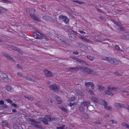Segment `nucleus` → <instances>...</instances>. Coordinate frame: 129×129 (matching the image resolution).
<instances>
[{"mask_svg": "<svg viewBox=\"0 0 129 129\" xmlns=\"http://www.w3.org/2000/svg\"><path fill=\"white\" fill-rule=\"evenodd\" d=\"M80 69L81 71L85 74L90 75H93L95 74L96 72L93 70L85 67H81L79 68L77 67L76 68L70 67L69 68V71L72 72L73 71H76L79 70Z\"/></svg>", "mask_w": 129, "mask_h": 129, "instance_id": "nucleus-1", "label": "nucleus"}, {"mask_svg": "<svg viewBox=\"0 0 129 129\" xmlns=\"http://www.w3.org/2000/svg\"><path fill=\"white\" fill-rule=\"evenodd\" d=\"M26 12L29 14L30 17L34 20L38 21H40L39 18L34 15L35 13V10L34 8H27L26 10Z\"/></svg>", "mask_w": 129, "mask_h": 129, "instance_id": "nucleus-2", "label": "nucleus"}, {"mask_svg": "<svg viewBox=\"0 0 129 129\" xmlns=\"http://www.w3.org/2000/svg\"><path fill=\"white\" fill-rule=\"evenodd\" d=\"M103 59L106 61H107L110 63L113 64H117L118 63V61L116 59L112 58L110 57H107L105 56H103Z\"/></svg>", "mask_w": 129, "mask_h": 129, "instance_id": "nucleus-3", "label": "nucleus"}, {"mask_svg": "<svg viewBox=\"0 0 129 129\" xmlns=\"http://www.w3.org/2000/svg\"><path fill=\"white\" fill-rule=\"evenodd\" d=\"M108 90L104 91L105 94L111 96L113 95V94L112 92H115L118 90V88L112 87L111 86H108Z\"/></svg>", "mask_w": 129, "mask_h": 129, "instance_id": "nucleus-4", "label": "nucleus"}, {"mask_svg": "<svg viewBox=\"0 0 129 129\" xmlns=\"http://www.w3.org/2000/svg\"><path fill=\"white\" fill-rule=\"evenodd\" d=\"M49 88L50 90H53L55 92L58 93L60 89V86H57L55 84H54L50 85Z\"/></svg>", "mask_w": 129, "mask_h": 129, "instance_id": "nucleus-5", "label": "nucleus"}, {"mask_svg": "<svg viewBox=\"0 0 129 129\" xmlns=\"http://www.w3.org/2000/svg\"><path fill=\"white\" fill-rule=\"evenodd\" d=\"M29 121L31 123V124L34 127L38 128H41V126L38 124V123H40L35 121L34 119H30Z\"/></svg>", "mask_w": 129, "mask_h": 129, "instance_id": "nucleus-6", "label": "nucleus"}, {"mask_svg": "<svg viewBox=\"0 0 129 129\" xmlns=\"http://www.w3.org/2000/svg\"><path fill=\"white\" fill-rule=\"evenodd\" d=\"M99 103L100 104L102 105H103L104 108L106 109L109 110L111 109V108L109 106H107V102L103 100H100Z\"/></svg>", "mask_w": 129, "mask_h": 129, "instance_id": "nucleus-7", "label": "nucleus"}, {"mask_svg": "<svg viewBox=\"0 0 129 129\" xmlns=\"http://www.w3.org/2000/svg\"><path fill=\"white\" fill-rule=\"evenodd\" d=\"M1 77L3 80H5L6 82H10L11 81V79L9 78L6 74L4 73L1 74Z\"/></svg>", "mask_w": 129, "mask_h": 129, "instance_id": "nucleus-8", "label": "nucleus"}, {"mask_svg": "<svg viewBox=\"0 0 129 129\" xmlns=\"http://www.w3.org/2000/svg\"><path fill=\"white\" fill-rule=\"evenodd\" d=\"M52 97L54 98L57 101V103L58 104H60L62 102L61 98L59 97H58L57 95L55 94H52Z\"/></svg>", "mask_w": 129, "mask_h": 129, "instance_id": "nucleus-9", "label": "nucleus"}, {"mask_svg": "<svg viewBox=\"0 0 129 129\" xmlns=\"http://www.w3.org/2000/svg\"><path fill=\"white\" fill-rule=\"evenodd\" d=\"M113 105L117 109L124 108L125 107L124 105L119 103H115L113 104Z\"/></svg>", "mask_w": 129, "mask_h": 129, "instance_id": "nucleus-10", "label": "nucleus"}, {"mask_svg": "<svg viewBox=\"0 0 129 129\" xmlns=\"http://www.w3.org/2000/svg\"><path fill=\"white\" fill-rule=\"evenodd\" d=\"M9 47L11 48L13 50L18 51V53L20 54H22L23 53V52L21 49H18V48H16L13 46L9 45Z\"/></svg>", "mask_w": 129, "mask_h": 129, "instance_id": "nucleus-11", "label": "nucleus"}, {"mask_svg": "<svg viewBox=\"0 0 129 129\" xmlns=\"http://www.w3.org/2000/svg\"><path fill=\"white\" fill-rule=\"evenodd\" d=\"M2 54L3 55L6 57L8 59L13 61H15V60L11 56L6 53L3 52Z\"/></svg>", "mask_w": 129, "mask_h": 129, "instance_id": "nucleus-12", "label": "nucleus"}, {"mask_svg": "<svg viewBox=\"0 0 129 129\" xmlns=\"http://www.w3.org/2000/svg\"><path fill=\"white\" fill-rule=\"evenodd\" d=\"M44 72L45 75L48 77H52L53 76L52 73L48 70H44Z\"/></svg>", "mask_w": 129, "mask_h": 129, "instance_id": "nucleus-13", "label": "nucleus"}, {"mask_svg": "<svg viewBox=\"0 0 129 129\" xmlns=\"http://www.w3.org/2000/svg\"><path fill=\"white\" fill-rule=\"evenodd\" d=\"M114 23L116 24L115 28L116 29L123 31L124 30V27L122 26H120L118 25V24L116 21L114 22Z\"/></svg>", "mask_w": 129, "mask_h": 129, "instance_id": "nucleus-14", "label": "nucleus"}, {"mask_svg": "<svg viewBox=\"0 0 129 129\" xmlns=\"http://www.w3.org/2000/svg\"><path fill=\"white\" fill-rule=\"evenodd\" d=\"M43 19L48 21L51 22H53L54 21V20L52 18L47 16H43Z\"/></svg>", "mask_w": 129, "mask_h": 129, "instance_id": "nucleus-15", "label": "nucleus"}, {"mask_svg": "<svg viewBox=\"0 0 129 129\" xmlns=\"http://www.w3.org/2000/svg\"><path fill=\"white\" fill-rule=\"evenodd\" d=\"M81 105L83 106V105L84 106L86 107L88 109V107L90 105V102L89 101H84L82 102Z\"/></svg>", "mask_w": 129, "mask_h": 129, "instance_id": "nucleus-16", "label": "nucleus"}, {"mask_svg": "<svg viewBox=\"0 0 129 129\" xmlns=\"http://www.w3.org/2000/svg\"><path fill=\"white\" fill-rule=\"evenodd\" d=\"M85 86L86 87H89L90 86H91L92 89H93L94 88V84L91 82H85Z\"/></svg>", "mask_w": 129, "mask_h": 129, "instance_id": "nucleus-17", "label": "nucleus"}, {"mask_svg": "<svg viewBox=\"0 0 129 129\" xmlns=\"http://www.w3.org/2000/svg\"><path fill=\"white\" fill-rule=\"evenodd\" d=\"M6 87L7 90L8 91L12 92L14 91L13 88L9 85H6Z\"/></svg>", "mask_w": 129, "mask_h": 129, "instance_id": "nucleus-18", "label": "nucleus"}, {"mask_svg": "<svg viewBox=\"0 0 129 129\" xmlns=\"http://www.w3.org/2000/svg\"><path fill=\"white\" fill-rule=\"evenodd\" d=\"M48 116L46 115L45 117V118H42L41 119V120L43 122V123L46 124H47L48 123Z\"/></svg>", "mask_w": 129, "mask_h": 129, "instance_id": "nucleus-19", "label": "nucleus"}, {"mask_svg": "<svg viewBox=\"0 0 129 129\" xmlns=\"http://www.w3.org/2000/svg\"><path fill=\"white\" fill-rule=\"evenodd\" d=\"M79 37L80 39H81L83 41L88 42H91V41L90 40L87 39L84 37H82L81 36H80Z\"/></svg>", "mask_w": 129, "mask_h": 129, "instance_id": "nucleus-20", "label": "nucleus"}, {"mask_svg": "<svg viewBox=\"0 0 129 129\" xmlns=\"http://www.w3.org/2000/svg\"><path fill=\"white\" fill-rule=\"evenodd\" d=\"M57 38H58V40L59 41L61 42L63 44H67L66 41L63 40V39L61 37H60L59 38L57 37Z\"/></svg>", "mask_w": 129, "mask_h": 129, "instance_id": "nucleus-21", "label": "nucleus"}, {"mask_svg": "<svg viewBox=\"0 0 129 129\" xmlns=\"http://www.w3.org/2000/svg\"><path fill=\"white\" fill-rule=\"evenodd\" d=\"M63 21L66 24H67L69 23V19L67 17L65 16L63 20Z\"/></svg>", "mask_w": 129, "mask_h": 129, "instance_id": "nucleus-22", "label": "nucleus"}, {"mask_svg": "<svg viewBox=\"0 0 129 129\" xmlns=\"http://www.w3.org/2000/svg\"><path fill=\"white\" fill-rule=\"evenodd\" d=\"M27 80L31 81L33 82H35L36 81L35 80L33 79L28 76H26L25 78Z\"/></svg>", "mask_w": 129, "mask_h": 129, "instance_id": "nucleus-23", "label": "nucleus"}, {"mask_svg": "<svg viewBox=\"0 0 129 129\" xmlns=\"http://www.w3.org/2000/svg\"><path fill=\"white\" fill-rule=\"evenodd\" d=\"M25 97L28 100L30 101H32L33 100V97L31 95H28V96H26Z\"/></svg>", "mask_w": 129, "mask_h": 129, "instance_id": "nucleus-24", "label": "nucleus"}, {"mask_svg": "<svg viewBox=\"0 0 129 129\" xmlns=\"http://www.w3.org/2000/svg\"><path fill=\"white\" fill-rule=\"evenodd\" d=\"M58 107L59 109H60L61 110H62L64 112H67V110L63 107L60 105H59L58 106Z\"/></svg>", "mask_w": 129, "mask_h": 129, "instance_id": "nucleus-25", "label": "nucleus"}, {"mask_svg": "<svg viewBox=\"0 0 129 129\" xmlns=\"http://www.w3.org/2000/svg\"><path fill=\"white\" fill-rule=\"evenodd\" d=\"M91 100L96 103H98L99 102L98 100L96 98L93 97H92L91 99Z\"/></svg>", "mask_w": 129, "mask_h": 129, "instance_id": "nucleus-26", "label": "nucleus"}, {"mask_svg": "<svg viewBox=\"0 0 129 129\" xmlns=\"http://www.w3.org/2000/svg\"><path fill=\"white\" fill-rule=\"evenodd\" d=\"M48 121H54L56 119L55 118H51V117L49 116H48Z\"/></svg>", "mask_w": 129, "mask_h": 129, "instance_id": "nucleus-27", "label": "nucleus"}, {"mask_svg": "<svg viewBox=\"0 0 129 129\" xmlns=\"http://www.w3.org/2000/svg\"><path fill=\"white\" fill-rule=\"evenodd\" d=\"M105 89V87L102 85H99V89L100 91H103Z\"/></svg>", "mask_w": 129, "mask_h": 129, "instance_id": "nucleus-28", "label": "nucleus"}, {"mask_svg": "<svg viewBox=\"0 0 129 129\" xmlns=\"http://www.w3.org/2000/svg\"><path fill=\"white\" fill-rule=\"evenodd\" d=\"M76 99L75 97L72 96L69 98L68 101L70 102H72L75 100Z\"/></svg>", "mask_w": 129, "mask_h": 129, "instance_id": "nucleus-29", "label": "nucleus"}, {"mask_svg": "<svg viewBox=\"0 0 129 129\" xmlns=\"http://www.w3.org/2000/svg\"><path fill=\"white\" fill-rule=\"evenodd\" d=\"M87 57L89 60L91 61L93 60L94 58L93 57L89 55H87Z\"/></svg>", "mask_w": 129, "mask_h": 129, "instance_id": "nucleus-30", "label": "nucleus"}, {"mask_svg": "<svg viewBox=\"0 0 129 129\" xmlns=\"http://www.w3.org/2000/svg\"><path fill=\"white\" fill-rule=\"evenodd\" d=\"M122 125L126 127L128 129H129V125L128 124L124 123L123 122L122 124Z\"/></svg>", "mask_w": 129, "mask_h": 129, "instance_id": "nucleus-31", "label": "nucleus"}, {"mask_svg": "<svg viewBox=\"0 0 129 129\" xmlns=\"http://www.w3.org/2000/svg\"><path fill=\"white\" fill-rule=\"evenodd\" d=\"M77 93L79 95L82 96L83 95V94L79 90H76Z\"/></svg>", "mask_w": 129, "mask_h": 129, "instance_id": "nucleus-32", "label": "nucleus"}, {"mask_svg": "<svg viewBox=\"0 0 129 129\" xmlns=\"http://www.w3.org/2000/svg\"><path fill=\"white\" fill-rule=\"evenodd\" d=\"M68 36L71 40H72L73 39V35L72 34H71L70 33H69L68 34Z\"/></svg>", "mask_w": 129, "mask_h": 129, "instance_id": "nucleus-33", "label": "nucleus"}, {"mask_svg": "<svg viewBox=\"0 0 129 129\" xmlns=\"http://www.w3.org/2000/svg\"><path fill=\"white\" fill-rule=\"evenodd\" d=\"M73 58L74 59H75V60L78 62H80L81 61V59L76 57H73Z\"/></svg>", "mask_w": 129, "mask_h": 129, "instance_id": "nucleus-34", "label": "nucleus"}, {"mask_svg": "<svg viewBox=\"0 0 129 129\" xmlns=\"http://www.w3.org/2000/svg\"><path fill=\"white\" fill-rule=\"evenodd\" d=\"M79 109L81 112H82L84 111V109L82 107H80L79 108Z\"/></svg>", "mask_w": 129, "mask_h": 129, "instance_id": "nucleus-35", "label": "nucleus"}, {"mask_svg": "<svg viewBox=\"0 0 129 129\" xmlns=\"http://www.w3.org/2000/svg\"><path fill=\"white\" fill-rule=\"evenodd\" d=\"M115 48L116 50L121 51V50H120L119 47L118 45H116L115 46Z\"/></svg>", "mask_w": 129, "mask_h": 129, "instance_id": "nucleus-36", "label": "nucleus"}, {"mask_svg": "<svg viewBox=\"0 0 129 129\" xmlns=\"http://www.w3.org/2000/svg\"><path fill=\"white\" fill-rule=\"evenodd\" d=\"M2 1H4V2L5 3H8L9 4H10L11 3V2L10 1H9L8 0H2Z\"/></svg>", "mask_w": 129, "mask_h": 129, "instance_id": "nucleus-37", "label": "nucleus"}, {"mask_svg": "<svg viewBox=\"0 0 129 129\" xmlns=\"http://www.w3.org/2000/svg\"><path fill=\"white\" fill-rule=\"evenodd\" d=\"M65 17V16H63L62 15L60 16L59 17V18L60 20H61L63 19V20L64 17Z\"/></svg>", "mask_w": 129, "mask_h": 129, "instance_id": "nucleus-38", "label": "nucleus"}, {"mask_svg": "<svg viewBox=\"0 0 129 129\" xmlns=\"http://www.w3.org/2000/svg\"><path fill=\"white\" fill-rule=\"evenodd\" d=\"M64 125H63L62 126H60V127H56L57 129H63Z\"/></svg>", "mask_w": 129, "mask_h": 129, "instance_id": "nucleus-39", "label": "nucleus"}, {"mask_svg": "<svg viewBox=\"0 0 129 129\" xmlns=\"http://www.w3.org/2000/svg\"><path fill=\"white\" fill-rule=\"evenodd\" d=\"M110 122H112V124L116 123V121L113 120H110Z\"/></svg>", "mask_w": 129, "mask_h": 129, "instance_id": "nucleus-40", "label": "nucleus"}, {"mask_svg": "<svg viewBox=\"0 0 129 129\" xmlns=\"http://www.w3.org/2000/svg\"><path fill=\"white\" fill-rule=\"evenodd\" d=\"M89 93L92 95H93L94 94L93 91L92 90H89Z\"/></svg>", "mask_w": 129, "mask_h": 129, "instance_id": "nucleus-41", "label": "nucleus"}, {"mask_svg": "<svg viewBox=\"0 0 129 129\" xmlns=\"http://www.w3.org/2000/svg\"><path fill=\"white\" fill-rule=\"evenodd\" d=\"M17 75L19 77H22V75L21 74V73L20 72H18L17 73Z\"/></svg>", "mask_w": 129, "mask_h": 129, "instance_id": "nucleus-42", "label": "nucleus"}, {"mask_svg": "<svg viewBox=\"0 0 129 129\" xmlns=\"http://www.w3.org/2000/svg\"><path fill=\"white\" fill-rule=\"evenodd\" d=\"M95 123L96 124H101V122L99 120H97L95 122Z\"/></svg>", "mask_w": 129, "mask_h": 129, "instance_id": "nucleus-43", "label": "nucleus"}, {"mask_svg": "<svg viewBox=\"0 0 129 129\" xmlns=\"http://www.w3.org/2000/svg\"><path fill=\"white\" fill-rule=\"evenodd\" d=\"M6 101L8 103H12V101L9 99H7L6 100Z\"/></svg>", "mask_w": 129, "mask_h": 129, "instance_id": "nucleus-44", "label": "nucleus"}, {"mask_svg": "<svg viewBox=\"0 0 129 129\" xmlns=\"http://www.w3.org/2000/svg\"><path fill=\"white\" fill-rule=\"evenodd\" d=\"M0 9L3 11H5L6 10L7 11V9H5L2 7H0Z\"/></svg>", "mask_w": 129, "mask_h": 129, "instance_id": "nucleus-45", "label": "nucleus"}, {"mask_svg": "<svg viewBox=\"0 0 129 129\" xmlns=\"http://www.w3.org/2000/svg\"><path fill=\"white\" fill-rule=\"evenodd\" d=\"M73 54L75 55H77L78 54V52L77 51H74L73 52Z\"/></svg>", "mask_w": 129, "mask_h": 129, "instance_id": "nucleus-46", "label": "nucleus"}, {"mask_svg": "<svg viewBox=\"0 0 129 129\" xmlns=\"http://www.w3.org/2000/svg\"><path fill=\"white\" fill-rule=\"evenodd\" d=\"M75 103H70L69 104V106L70 107H72L73 106H74L75 105Z\"/></svg>", "mask_w": 129, "mask_h": 129, "instance_id": "nucleus-47", "label": "nucleus"}, {"mask_svg": "<svg viewBox=\"0 0 129 129\" xmlns=\"http://www.w3.org/2000/svg\"><path fill=\"white\" fill-rule=\"evenodd\" d=\"M16 66H17V68L18 69H22L21 66L19 65V64H17V65Z\"/></svg>", "mask_w": 129, "mask_h": 129, "instance_id": "nucleus-48", "label": "nucleus"}, {"mask_svg": "<svg viewBox=\"0 0 129 129\" xmlns=\"http://www.w3.org/2000/svg\"><path fill=\"white\" fill-rule=\"evenodd\" d=\"M2 123L4 125H8V123L5 121H3Z\"/></svg>", "mask_w": 129, "mask_h": 129, "instance_id": "nucleus-49", "label": "nucleus"}, {"mask_svg": "<svg viewBox=\"0 0 129 129\" xmlns=\"http://www.w3.org/2000/svg\"><path fill=\"white\" fill-rule=\"evenodd\" d=\"M78 32L79 33H80L81 34H86V33L84 31H79Z\"/></svg>", "mask_w": 129, "mask_h": 129, "instance_id": "nucleus-50", "label": "nucleus"}, {"mask_svg": "<svg viewBox=\"0 0 129 129\" xmlns=\"http://www.w3.org/2000/svg\"><path fill=\"white\" fill-rule=\"evenodd\" d=\"M11 105L12 106L14 107H16L17 106V105L15 103L11 104Z\"/></svg>", "mask_w": 129, "mask_h": 129, "instance_id": "nucleus-51", "label": "nucleus"}, {"mask_svg": "<svg viewBox=\"0 0 129 129\" xmlns=\"http://www.w3.org/2000/svg\"><path fill=\"white\" fill-rule=\"evenodd\" d=\"M4 103L3 101H0V104L3 105L4 104Z\"/></svg>", "mask_w": 129, "mask_h": 129, "instance_id": "nucleus-52", "label": "nucleus"}, {"mask_svg": "<svg viewBox=\"0 0 129 129\" xmlns=\"http://www.w3.org/2000/svg\"><path fill=\"white\" fill-rule=\"evenodd\" d=\"M84 116L85 117L86 119H88L89 118V116L86 114H85Z\"/></svg>", "mask_w": 129, "mask_h": 129, "instance_id": "nucleus-53", "label": "nucleus"}, {"mask_svg": "<svg viewBox=\"0 0 129 129\" xmlns=\"http://www.w3.org/2000/svg\"><path fill=\"white\" fill-rule=\"evenodd\" d=\"M114 74L115 75H117L119 76H120V74L118 72H116Z\"/></svg>", "mask_w": 129, "mask_h": 129, "instance_id": "nucleus-54", "label": "nucleus"}, {"mask_svg": "<svg viewBox=\"0 0 129 129\" xmlns=\"http://www.w3.org/2000/svg\"><path fill=\"white\" fill-rule=\"evenodd\" d=\"M78 4H84V2H83L78 1Z\"/></svg>", "mask_w": 129, "mask_h": 129, "instance_id": "nucleus-55", "label": "nucleus"}, {"mask_svg": "<svg viewBox=\"0 0 129 129\" xmlns=\"http://www.w3.org/2000/svg\"><path fill=\"white\" fill-rule=\"evenodd\" d=\"M12 111L13 112H17V110L15 109H13L12 110Z\"/></svg>", "mask_w": 129, "mask_h": 129, "instance_id": "nucleus-56", "label": "nucleus"}, {"mask_svg": "<svg viewBox=\"0 0 129 129\" xmlns=\"http://www.w3.org/2000/svg\"><path fill=\"white\" fill-rule=\"evenodd\" d=\"M73 2L78 3V1L77 0H73L72 1Z\"/></svg>", "mask_w": 129, "mask_h": 129, "instance_id": "nucleus-57", "label": "nucleus"}, {"mask_svg": "<svg viewBox=\"0 0 129 129\" xmlns=\"http://www.w3.org/2000/svg\"><path fill=\"white\" fill-rule=\"evenodd\" d=\"M109 115H108V114H106L104 116V117H105L107 118V117H109Z\"/></svg>", "mask_w": 129, "mask_h": 129, "instance_id": "nucleus-58", "label": "nucleus"}, {"mask_svg": "<svg viewBox=\"0 0 129 129\" xmlns=\"http://www.w3.org/2000/svg\"><path fill=\"white\" fill-rule=\"evenodd\" d=\"M123 93H127L128 92V91L125 90H123Z\"/></svg>", "mask_w": 129, "mask_h": 129, "instance_id": "nucleus-59", "label": "nucleus"}, {"mask_svg": "<svg viewBox=\"0 0 129 129\" xmlns=\"http://www.w3.org/2000/svg\"><path fill=\"white\" fill-rule=\"evenodd\" d=\"M99 18L100 19H102V20L103 19V18H104L103 17H102V16H100L99 17Z\"/></svg>", "mask_w": 129, "mask_h": 129, "instance_id": "nucleus-60", "label": "nucleus"}, {"mask_svg": "<svg viewBox=\"0 0 129 129\" xmlns=\"http://www.w3.org/2000/svg\"><path fill=\"white\" fill-rule=\"evenodd\" d=\"M129 111V106H128L126 108Z\"/></svg>", "mask_w": 129, "mask_h": 129, "instance_id": "nucleus-61", "label": "nucleus"}, {"mask_svg": "<svg viewBox=\"0 0 129 129\" xmlns=\"http://www.w3.org/2000/svg\"><path fill=\"white\" fill-rule=\"evenodd\" d=\"M50 82L49 81H48L47 82V83L48 84H50Z\"/></svg>", "mask_w": 129, "mask_h": 129, "instance_id": "nucleus-62", "label": "nucleus"}, {"mask_svg": "<svg viewBox=\"0 0 129 129\" xmlns=\"http://www.w3.org/2000/svg\"><path fill=\"white\" fill-rule=\"evenodd\" d=\"M52 100H51V99L50 100V102L51 103H52V102H53Z\"/></svg>", "mask_w": 129, "mask_h": 129, "instance_id": "nucleus-63", "label": "nucleus"}, {"mask_svg": "<svg viewBox=\"0 0 129 129\" xmlns=\"http://www.w3.org/2000/svg\"><path fill=\"white\" fill-rule=\"evenodd\" d=\"M36 35H37V36H37V37H36V38H37V39H38V38H39V37H38V36H38V35H37V34H36Z\"/></svg>", "mask_w": 129, "mask_h": 129, "instance_id": "nucleus-64", "label": "nucleus"}]
</instances>
